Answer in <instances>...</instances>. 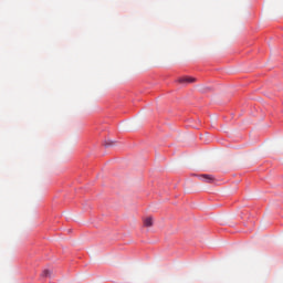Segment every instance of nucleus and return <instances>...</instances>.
<instances>
[{
  "instance_id": "3",
  "label": "nucleus",
  "mask_w": 283,
  "mask_h": 283,
  "mask_svg": "<svg viewBox=\"0 0 283 283\" xmlns=\"http://www.w3.org/2000/svg\"><path fill=\"white\" fill-rule=\"evenodd\" d=\"M200 178L205 180V182H213L214 178L211 175H201Z\"/></svg>"
},
{
  "instance_id": "4",
  "label": "nucleus",
  "mask_w": 283,
  "mask_h": 283,
  "mask_svg": "<svg viewBox=\"0 0 283 283\" xmlns=\"http://www.w3.org/2000/svg\"><path fill=\"white\" fill-rule=\"evenodd\" d=\"M50 275H52V271H50V270H43V272H42V277H50Z\"/></svg>"
},
{
  "instance_id": "1",
  "label": "nucleus",
  "mask_w": 283,
  "mask_h": 283,
  "mask_svg": "<svg viewBox=\"0 0 283 283\" xmlns=\"http://www.w3.org/2000/svg\"><path fill=\"white\" fill-rule=\"evenodd\" d=\"M144 227H154V218L148 217L144 219Z\"/></svg>"
},
{
  "instance_id": "2",
  "label": "nucleus",
  "mask_w": 283,
  "mask_h": 283,
  "mask_svg": "<svg viewBox=\"0 0 283 283\" xmlns=\"http://www.w3.org/2000/svg\"><path fill=\"white\" fill-rule=\"evenodd\" d=\"M196 81V78L193 77H180L178 80V83H193Z\"/></svg>"
},
{
  "instance_id": "5",
  "label": "nucleus",
  "mask_w": 283,
  "mask_h": 283,
  "mask_svg": "<svg viewBox=\"0 0 283 283\" xmlns=\"http://www.w3.org/2000/svg\"><path fill=\"white\" fill-rule=\"evenodd\" d=\"M106 147H109V145H113L112 142H105Z\"/></svg>"
}]
</instances>
